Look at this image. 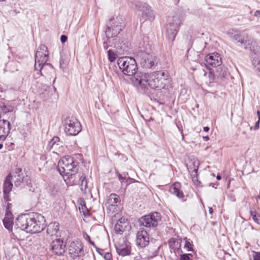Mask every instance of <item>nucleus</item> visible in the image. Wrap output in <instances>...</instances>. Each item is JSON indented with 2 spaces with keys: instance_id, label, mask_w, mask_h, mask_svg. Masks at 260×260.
Wrapping results in <instances>:
<instances>
[{
  "instance_id": "7c9ffc66",
  "label": "nucleus",
  "mask_w": 260,
  "mask_h": 260,
  "mask_svg": "<svg viewBox=\"0 0 260 260\" xmlns=\"http://www.w3.org/2000/svg\"><path fill=\"white\" fill-rule=\"evenodd\" d=\"M59 138L58 137H54L49 142L47 145V149L51 150L54 145L56 143H58Z\"/></svg>"
},
{
  "instance_id": "a211bd4d",
  "label": "nucleus",
  "mask_w": 260,
  "mask_h": 260,
  "mask_svg": "<svg viewBox=\"0 0 260 260\" xmlns=\"http://www.w3.org/2000/svg\"><path fill=\"white\" fill-rule=\"evenodd\" d=\"M12 179V175L9 174L7 176L3 183L4 198L6 201H9L10 200V193L13 187Z\"/></svg>"
},
{
  "instance_id": "09e8293b",
  "label": "nucleus",
  "mask_w": 260,
  "mask_h": 260,
  "mask_svg": "<svg viewBox=\"0 0 260 260\" xmlns=\"http://www.w3.org/2000/svg\"><path fill=\"white\" fill-rule=\"evenodd\" d=\"M259 123H260V121H257L255 124V125H254V129H257L259 127Z\"/></svg>"
},
{
  "instance_id": "79ce46f5",
  "label": "nucleus",
  "mask_w": 260,
  "mask_h": 260,
  "mask_svg": "<svg viewBox=\"0 0 260 260\" xmlns=\"http://www.w3.org/2000/svg\"><path fill=\"white\" fill-rule=\"evenodd\" d=\"M126 176H123L121 174H119L118 175L119 180L121 181L122 185L124 184V180L126 179Z\"/></svg>"
},
{
  "instance_id": "b1692460",
  "label": "nucleus",
  "mask_w": 260,
  "mask_h": 260,
  "mask_svg": "<svg viewBox=\"0 0 260 260\" xmlns=\"http://www.w3.org/2000/svg\"><path fill=\"white\" fill-rule=\"evenodd\" d=\"M181 185L179 182H175L173 184L169 189L170 192L179 199H182L184 197V193L182 191L180 190Z\"/></svg>"
},
{
  "instance_id": "c756f323",
  "label": "nucleus",
  "mask_w": 260,
  "mask_h": 260,
  "mask_svg": "<svg viewBox=\"0 0 260 260\" xmlns=\"http://www.w3.org/2000/svg\"><path fill=\"white\" fill-rule=\"evenodd\" d=\"M108 56L109 60L112 62H114L117 57V54L112 50H109L108 51Z\"/></svg>"
},
{
  "instance_id": "aec40b11",
  "label": "nucleus",
  "mask_w": 260,
  "mask_h": 260,
  "mask_svg": "<svg viewBox=\"0 0 260 260\" xmlns=\"http://www.w3.org/2000/svg\"><path fill=\"white\" fill-rule=\"evenodd\" d=\"M117 253L122 256L129 255L131 253V247L127 245L124 240L121 243L118 242L115 244Z\"/></svg>"
},
{
  "instance_id": "c9c22d12",
  "label": "nucleus",
  "mask_w": 260,
  "mask_h": 260,
  "mask_svg": "<svg viewBox=\"0 0 260 260\" xmlns=\"http://www.w3.org/2000/svg\"><path fill=\"white\" fill-rule=\"evenodd\" d=\"M83 236L85 240L89 242V243L91 245H92L93 246L95 247V244L94 242H93V241H92L91 240L90 236L86 232H83Z\"/></svg>"
},
{
  "instance_id": "f704fd0d",
  "label": "nucleus",
  "mask_w": 260,
  "mask_h": 260,
  "mask_svg": "<svg viewBox=\"0 0 260 260\" xmlns=\"http://www.w3.org/2000/svg\"><path fill=\"white\" fill-rule=\"evenodd\" d=\"M250 214L252 216V219L257 224H259V220L258 219V217L256 215V211L255 210H250Z\"/></svg>"
},
{
  "instance_id": "473e14b6",
  "label": "nucleus",
  "mask_w": 260,
  "mask_h": 260,
  "mask_svg": "<svg viewBox=\"0 0 260 260\" xmlns=\"http://www.w3.org/2000/svg\"><path fill=\"white\" fill-rule=\"evenodd\" d=\"M185 244L184 248L187 250L188 251H193L192 248V242L188 240L187 238L185 239Z\"/></svg>"
},
{
  "instance_id": "f8f14e48",
  "label": "nucleus",
  "mask_w": 260,
  "mask_h": 260,
  "mask_svg": "<svg viewBox=\"0 0 260 260\" xmlns=\"http://www.w3.org/2000/svg\"><path fill=\"white\" fill-rule=\"evenodd\" d=\"M69 253L73 258L83 256L84 251L82 242L79 241L71 242L69 247Z\"/></svg>"
},
{
  "instance_id": "680f3d73",
  "label": "nucleus",
  "mask_w": 260,
  "mask_h": 260,
  "mask_svg": "<svg viewBox=\"0 0 260 260\" xmlns=\"http://www.w3.org/2000/svg\"><path fill=\"white\" fill-rule=\"evenodd\" d=\"M5 0H0V1H5Z\"/></svg>"
},
{
  "instance_id": "f03ea898",
  "label": "nucleus",
  "mask_w": 260,
  "mask_h": 260,
  "mask_svg": "<svg viewBox=\"0 0 260 260\" xmlns=\"http://www.w3.org/2000/svg\"><path fill=\"white\" fill-rule=\"evenodd\" d=\"M45 219L39 213L19 215L16 220V225L22 230L30 234L40 233L45 228Z\"/></svg>"
},
{
  "instance_id": "4d7b16f0",
  "label": "nucleus",
  "mask_w": 260,
  "mask_h": 260,
  "mask_svg": "<svg viewBox=\"0 0 260 260\" xmlns=\"http://www.w3.org/2000/svg\"><path fill=\"white\" fill-rule=\"evenodd\" d=\"M257 69L259 71V72H260V61L258 63Z\"/></svg>"
},
{
  "instance_id": "bf43d9fd",
  "label": "nucleus",
  "mask_w": 260,
  "mask_h": 260,
  "mask_svg": "<svg viewBox=\"0 0 260 260\" xmlns=\"http://www.w3.org/2000/svg\"><path fill=\"white\" fill-rule=\"evenodd\" d=\"M3 147V145L2 144H0V149H1Z\"/></svg>"
},
{
  "instance_id": "c85d7f7f",
  "label": "nucleus",
  "mask_w": 260,
  "mask_h": 260,
  "mask_svg": "<svg viewBox=\"0 0 260 260\" xmlns=\"http://www.w3.org/2000/svg\"><path fill=\"white\" fill-rule=\"evenodd\" d=\"M181 240L180 239L175 240L172 238L170 240L169 244L171 247L174 246L175 248L178 249L181 246Z\"/></svg>"
},
{
  "instance_id": "20e7f679",
  "label": "nucleus",
  "mask_w": 260,
  "mask_h": 260,
  "mask_svg": "<svg viewBox=\"0 0 260 260\" xmlns=\"http://www.w3.org/2000/svg\"><path fill=\"white\" fill-rule=\"evenodd\" d=\"M79 162L71 156L63 157L58 162L57 170L67 184L71 185L70 180L78 171Z\"/></svg>"
},
{
  "instance_id": "2f4dec72",
  "label": "nucleus",
  "mask_w": 260,
  "mask_h": 260,
  "mask_svg": "<svg viewBox=\"0 0 260 260\" xmlns=\"http://www.w3.org/2000/svg\"><path fill=\"white\" fill-rule=\"evenodd\" d=\"M188 170L189 172L190 173V176L191 177V178L193 177H197L198 176V167H194L193 168L189 167L188 168Z\"/></svg>"
},
{
  "instance_id": "e2e57ef3",
  "label": "nucleus",
  "mask_w": 260,
  "mask_h": 260,
  "mask_svg": "<svg viewBox=\"0 0 260 260\" xmlns=\"http://www.w3.org/2000/svg\"><path fill=\"white\" fill-rule=\"evenodd\" d=\"M160 258H161V259H162V260H165V259H163V258H162V257H161Z\"/></svg>"
},
{
  "instance_id": "1a4fd4ad",
  "label": "nucleus",
  "mask_w": 260,
  "mask_h": 260,
  "mask_svg": "<svg viewBox=\"0 0 260 260\" xmlns=\"http://www.w3.org/2000/svg\"><path fill=\"white\" fill-rule=\"evenodd\" d=\"M160 219V214L158 212H154L141 217L140 222L142 225L145 227L153 228L158 225Z\"/></svg>"
},
{
  "instance_id": "49530a36",
  "label": "nucleus",
  "mask_w": 260,
  "mask_h": 260,
  "mask_svg": "<svg viewBox=\"0 0 260 260\" xmlns=\"http://www.w3.org/2000/svg\"><path fill=\"white\" fill-rule=\"evenodd\" d=\"M68 38L65 35H62L60 37V41L62 43H64L67 41Z\"/></svg>"
},
{
  "instance_id": "9b49d317",
  "label": "nucleus",
  "mask_w": 260,
  "mask_h": 260,
  "mask_svg": "<svg viewBox=\"0 0 260 260\" xmlns=\"http://www.w3.org/2000/svg\"><path fill=\"white\" fill-rule=\"evenodd\" d=\"M137 59L143 68H151L154 66L155 56L145 51H141L137 55Z\"/></svg>"
},
{
  "instance_id": "a18cd8bd",
  "label": "nucleus",
  "mask_w": 260,
  "mask_h": 260,
  "mask_svg": "<svg viewBox=\"0 0 260 260\" xmlns=\"http://www.w3.org/2000/svg\"><path fill=\"white\" fill-rule=\"evenodd\" d=\"M109 38H107V41H108ZM109 42L108 41H105L103 43V47L104 48V49H107L109 47Z\"/></svg>"
},
{
  "instance_id": "6e6552de",
  "label": "nucleus",
  "mask_w": 260,
  "mask_h": 260,
  "mask_svg": "<svg viewBox=\"0 0 260 260\" xmlns=\"http://www.w3.org/2000/svg\"><path fill=\"white\" fill-rule=\"evenodd\" d=\"M64 132L68 135L75 136L81 131V125L78 119L74 117H68L63 122Z\"/></svg>"
},
{
  "instance_id": "37998d69",
  "label": "nucleus",
  "mask_w": 260,
  "mask_h": 260,
  "mask_svg": "<svg viewBox=\"0 0 260 260\" xmlns=\"http://www.w3.org/2000/svg\"><path fill=\"white\" fill-rule=\"evenodd\" d=\"M180 260H190L189 257V255L186 254H182L180 255Z\"/></svg>"
},
{
  "instance_id": "5701e85b",
  "label": "nucleus",
  "mask_w": 260,
  "mask_h": 260,
  "mask_svg": "<svg viewBox=\"0 0 260 260\" xmlns=\"http://www.w3.org/2000/svg\"><path fill=\"white\" fill-rule=\"evenodd\" d=\"M128 223L127 220L123 217L120 218L114 226L115 233L118 234H122L125 230Z\"/></svg>"
},
{
  "instance_id": "58836bf2",
  "label": "nucleus",
  "mask_w": 260,
  "mask_h": 260,
  "mask_svg": "<svg viewBox=\"0 0 260 260\" xmlns=\"http://www.w3.org/2000/svg\"><path fill=\"white\" fill-rule=\"evenodd\" d=\"M60 68L62 70L65 69L67 66V61L62 57L60 59Z\"/></svg>"
},
{
  "instance_id": "052dcab7",
  "label": "nucleus",
  "mask_w": 260,
  "mask_h": 260,
  "mask_svg": "<svg viewBox=\"0 0 260 260\" xmlns=\"http://www.w3.org/2000/svg\"><path fill=\"white\" fill-rule=\"evenodd\" d=\"M134 260H141V259H140L139 258H135Z\"/></svg>"
},
{
  "instance_id": "de8ad7c7",
  "label": "nucleus",
  "mask_w": 260,
  "mask_h": 260,
  "mask_svg": "<svg viewBox=\"0 0 260 260\" xmlns=\"http://www.w3.org/2000/svg\"><path fill=\"white\" fill-rule=\"evenodd\" d=\"M254 16L255 17H260V10H256L254 14Z\"/></svg>"
},
{
  "instance_id": "4468645a",
  "label": "nucleus",
  "mask_w": 260,
  "mask_h": 260,
  "mask_svg": "<svg viewBox=\"0 0 260 260\" xmlns=\"http://www.w3.org/2000/svg\"><path fill=\"white\" fill-rule=\"evenodd\" d=\"M206 66L207 68L210 67L215 68L220 66L222 63V59L220 54L218 53H210L205 57Z\"/></svg>"
},
{
  "instance_id": "c03bdc74",
  "label": "nucleus",
  "mask_w": 260,
  "mask_h": 260,
  "mask_svg": "<svg viewBox=\"0 0 260 260\" xmlns=\"http://www.w3.org/2000/svg\"><path fill=\"white\" fill-rule=\"evenodd\" d=\"M253 260H260V252H254L253 255Z\"/></svg>"
},
{
  "instance_id": "bb28decb",
  "label": "nucleus",
  "mask_w": 260,
  "mask_h": 260,
  "mask_svg": "<svg viewBox=\"0 0 260 260\" xmlns=\"http://www.w3.org/2000/svg\"><path fill=\"white\" fill-rule=\"evenodd\" d=\"M51 149H53V152L56 153V154L63 152L64 151V148L62 146V143L60 142L59 140L58 143H56L54 145H53Z\"/></svg>"
},
{
  "instance_id": "f257e3e1",
  "label": "nucleus",
  "mask_w": 260,
  "mask_h": 260,
  "mask_svg": "<svg viewBox=\"0 0 260 260\" xmlns=\"http://www.w3.org/2000/svg\"><path fill=\"white\" fill-rule=\"evenodd\" d=\"M169 77L168 72L165 71H158L152 75L139 72L133 78L132 82L135 86L143 90H160L165 87Z\"/></svg>"
},
{
  "instance_id": "6e6d98bb",
  "label": "nucleus",
  "mask_w": 260,
  "mask_h": 260,
  "mask_svg": "<svg viewBox=\"0 0 260 260\" xmlns=\"http://www.w3.org/2000/svg\"><path fill=\"white\" fill-rule=\"evenodd\" d=\"M209 212L210 214H212V212H213V210H212V208H209Z\"/></svg>"
},
{
  "instance_id": "a878e982",
  "label": "nucleus",
  "mask_w": 260,
  "mask_h": 260,
  "mask_svg": "<svg viewBox=\"0 0 260 260\" xmlns=\"http://www.w3.org/2000/svg\"><path fill=\"white\" fill-rule=\"evenodd\" d=\"M79 185L81 190L84 192L86 193L89 191L88 188V181L85 175H82L79 179Z\"/></svg>"
},
{
  "instance_id": "9d476101",
  "label": "nucleus",
  "mask_w": 260,
  "mask_h": 260,
  "mask_svg": "<svg viewBox=\"0 0 260 260\" xmlns=\"http://www.w3.org/2000/svg\"><path fill=\"white\" fill-rule=\"evenodd\" d=\"M136 7L138 8L142 11V14L140 16V21L141 23L147 20L152 21L154 19V15L152 10L146 4L138 3L136 4Z\"/></svg>"
},
{
  "instance_id": "412c9836",
  "label": "nucleus",
  "mask_w": 260,
  "mask_h": 260,
  "mask_svg": "<svg viewBox=\"0 0 260 260\" xmlns=\"http://www.w3.org/2000/svg\"><path fill=\"white\" fill-rule=\"evenodd\" d=\"M11 129L10 122L7 120H0V140H4Z\"/></svg>"
},
{
  "instance_id": "13d9d810",
  "label": "nucleus",
  "mask_w": 260,
  "mask_h": 260,
  "mask_svg": "<svg viewBox=\"0 0 260 260\" xmlns=\"http://www.w3.org/2000/svg\"><path fill=\"white\" fill-rule=\"evenodd\" d=\"M210 186H212L213 187L216 188V187L214 186V184H211Z\"/></svg>"
},
{
  "instance_id": "ea45409f",
  "label": "nucleus",
  "mask_w": 260,
  "mask_h": 260,
  "mask_svg": "<svg viewBox=\"0 0 260 260\" xmlns=\"http://www.w3.org/2000/svg\"><path fill=\"white\" fill-rule=\"evenodd\" d=\"M79 209L81 213L82 212L84 214H85L87 209L84 203H83V204H80V206L79 207Z\"/></svg>"
},
{
  "instance_id": "8fccbe9b",
  "label": "nucleus",
  "mask_w": 260,
  "mask_h": 260,
  "mask_svg": "<svg viewBox=\"0 0 260 260\" xmlns=\"http://www.w3.org/2000/svg\"><path fill=\"white\" fill-rule=\"evenodd\" d=\"M203 129L205 132H208L209 130V127L208 126L204 127Z\"/></svg>"
},
{
  "instance_id": "72a5a7b5",
  "label": "nucleus",
  "mask_w": 260,
  "mask_h": 260,
  "mask_svg": "<svg viewBox=\"0 0 260 260\" xmlns=\"http://www.w3.org/2000/svg\"><path fill=\"white\" fill-rule=\"evenodd\" d=\"M203 73L204 77H206L208 76L209 78V82H212L214 80V75L212 74V72L210 71V69H209L208 73L205 72L204 70H203Z\"/></svg>"
},
{
  "instance_id": "864d4df0",
  "label": "nucleus",
  "mask_w": 260,
  "mask_h": 260,
  "mask_svg": "<svg viewBox=\"0 0 260 260\" xmlns=\"http://www.w3.org/2000/svg\"><path fill=\"white\" fill-rule=\"evenodd\" d=\"M203 139L205 140V141H207L209 139V138L208 136H205V137H203Z\"/></svg>"
},
{
  "instance_id": "39448f33",
  "label": "nucleus",
  "mask_w": 260,
  "mask_h": 260,
  "mask_svg": "<svg viewBox=\"0 0 260 260\" xmlns=\"http://www.w3.org/2000/svg\"><path fill=\"white\" fill-rule=\"evenodd\" d=\"M117 64L122 73L127 76H133V78L136 76L138 70L137 64L135 59L130 57H123L119 58Z\"/></svg>"
},
{
  "instance_id": "cd10ccee",
  "label": "nucleus",
  "mask_w": 260,
  "mask_h": 260,
  "mask_svg": "<svg viewBox=\"0 0 260 260\" xmlns=\"http://www.w3.org/2000/svg\"><path fill=\"white\" fill-rule=\"evenodd\" d=\"M13 108L10 106L6 105L4 103H0V111L6 114L13 111Z\"/></svg>"
},
{
  "instance_id": "2eb2a0df",
  "label": "nucleus",
  "mask_w": 260,
  "mask_h": 260,
  "mask_svg": "<svg viewBox=\"0 0 260 260\" xmlns=\"http://www.w3.org/2000/svg\"><path fill=\"white\" fill-rule=\"evenodd\" d=\"M120 202L119 197L116 194L111 193L107 197L105 206L107 210L113 213L117 211V208Z\"/></svg>"
},
{
  "instance_id": "3c124183",
  "label": "nucleus",
  "mask_w": 260,
  "mask_h": 260,
  "mask_svg": "<svg viewBox=\"0 0 260 260\" xmlns=\"http://www.w3.org/2000/svg\"><path fill=\"white\" fill-rule=\"evenodd\" d=\"M257 115L258 116V121H260V112L259 111H257Z\"/></svg>"
},
{
  "instance_id": "f3484780",
  "label": "nucleus",
  "mask_w": 260,
  "mask_h": 260,
  "mask_svg": "<svg viewBox=\"0 0 260 260\" xmlns=\"http://www.w3.org/2000/svg\"><path fill=\"white\" fill-rule=\"evenodd\" d=\"M149 243V237L147 232L142 230L138 232L136 238V244L141 248H144Z\"/></svg>"
},
{
  "instance_id": "4c0bfd02",
  "label": "nucleus",
  "mask_w": 260,
  "mask_h": 260,
  "mask_svg": "<svg viewBox=\"0 0 260 260\" xmlns=\"http://www.w3.org/2000/svg\"><path fill=\"white\" fill-rule=\"evenodd\" d=\"M104 251H102V253H100L99 252V253L103 255L104 254V259L105 260H112V254L110 252H105L104 254Z\"/></svg>"
},
{
  "instance_id": "393cba45",
  "label": "nucleus",
  "mask_w": 260,
  "mask_h": 260,
  "mask_svg": "<svg viewBox=\"0 0 260 260\" xmlns=\"http://www.w3.org/2000/svg\"><path fill=\"white\" fill-rule=\"evenodd\" d=\"M4 226L8 230H12L13 224V217L12 213L7 211L3 219Z\"/></svg>"
},
{
  "instance_id": "5fc2aeb1",
  "label": "nucleus",
  "mask_w": 260,
  "mask_h": 260,
  "mask_svg": "<svg viewBox=\"0 0 260 260\" xmlns=\"http://www.w3.org/2000/svg\"><path fill=\"white\" fill-rule=\"evenodd\" d=\"M216 179H217L218 180H221V177L220 175H218L217 176V177H216Z\"/></svg>"
},
{
  "instance_id": "a19ab883",
  "label": "nucleus",
  "mask_w": 260,
  "mask_h": 260,
  "mask_svg": "<svg viewBox=\"0 0 260 260\" xmlns=\"http://www.w3.org/2000/svg\"><path fill=\"white\" fill-rule=\"evenodd\" d=\"M192 182H193V183L197 185V186H200L201 185V182L198 179V176L197 177H192Z\"/></svg>"
},
{
  "instance_id": "603ef678",
  "label": "nucleus",
  "mask_w": 260,
  "mask_h": 260,
  "mask_svg": "<svg viewBox=\"0 0 260 260\" xmlns=\"http://www.w3.org/2000/svg\"><path fill=\"white\" fill-rule=\"evenodd\" d=\"M187 255H189V257L190 258V260L192 259V257H193V255L191 253H188V254H186Z\"/></svg>"
},
{
  "instance_id": "423d86ee",
  "label": "nucleus",
  "mask_w": 260,
  "mask_h": 260,
  "mask_svg": "<svg viewBox=\"0 0 260 260\" xmlns=\"http://www.w3.org/2000/svg\"><path fill=\"white\" fill-rule=\"evenodd\" d=\"M182 20V17L177 15L168 18L166 24V35L169 41L174 40Z\"/></svg>"
},
{
  "instance_id": "0eeeda50",
  "label": "nucleus",
  "mask_w": 260,
  "mask_h": 260,
  "mask_svg": "<svg viewBox=\"0 0 260 260\" xmlns=\"http://www.w3.org/2000/svg\"><path fill=\"white\" fill-rule=\"evenodd\" d=\"M124 28L122 19L118 17L110 19L105 30V35L107 38H111L117 36Z\"/></svg>"
},
{
  "instance_id": "e433bc0d",
  "label": "nucleus",
  "mask_w": 260,
  "mask_h": 260,
  "mask_svg": "<svg viewBox=\"0 0 260 260\" xmlns=\"http://www.w3.org/2000/svg\"><path fill=\"white\" fill-rule=\"evenodd\" d=\"M135 182V180L133 178H130V177H126V179H125L124 180V185H122L123 186H125V187L126 188L127 186L133 183V182Z\"/></svg>"
},
{
  "instance_id": "dca6fc26",
  "label": "nucleus",
  "mask_w": 260,
  "mask_h": 260,
  "mask_svg": "<svg viewBox=\"0 0 260 260\" xmlns=\"http://www.w3.org/2000/svg\"><path fill=\"white\" fill-rule=\"evenodd\" d=\"M51 249L54 254L61 255L65 252L66 244L62 240L57 239L52 242Z\"/></svg>"
},
{
  "instance_id": "7ed1b4c3",
  "label": "nucleus",
  "mask_w": 260,
  "mask_h": 260,
  "mask_svg": "<svg viewBox=\"0 0 260 260\" xmlns=\"http://www.w3.org/2000/svg\"><path fill=\"white\" fill-rule=\"evenodd\" d=\"M48 59L47 47L44 45H40L35 55V69L38 74L50 79L54 76L55 71L52 64L47 62Z\"/></svg>"
},
{
  "instance_id": "6ab92c4d",
  "label": "nucleus",
  "mask_w": 260,
  "mask_h": 260,
  "mask_svg": "<svg viewBox=\"0 0 260 260\" xmlns=\"http://www.w3.org/2000/svg\"><path fill=\"white\" fill-rule=\"evenodd\" d=\"M12 177V179L14 180V184L16 186H22L24 183H27L26 180L27 176H24L21 169L17 168Z\"/></svg>"
},
{
  "instance_id": "ddd939ff",
  "label": "nucleus",
  "mask_w": 260,
  "mask_h": 260,
  "mask_svg": "<svg viewBox=\"0 0 260 260\" xmlns=\"http://www.w3.org/2000/svg\"><path fill=\"white\" fill-rule=\"evenodd\" d=\"M227 35L232 40L240 43L242 45H245L249 41L248 34L239 31L230 30Z\"/></svg>"
},
{
  "instance_id": "4be33fe9",
  "label": "nucleus",
  "mask_w": 260,
  "mask_h": 260,
  "mask_svg": "<svg viewBox=\"0 0 260 260\" xmlns=\"http://www.w3.org/2000/svg\"><path fill=\"white\" fill-rule=\"evenodd\" d=\"M47 234L51 237H57L59 233V224L57 222L50 223L47 226Z\"/></svg>"
}]
</instances>
